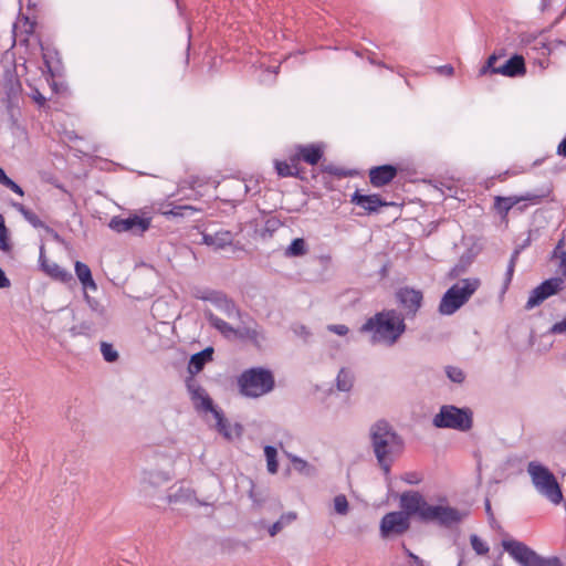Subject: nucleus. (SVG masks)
Masks as SVG:
<instances>
[{
    "instance_id": "nucleus-1",
    "label": "nucleus",
    "mask_w": 566,
    "mask_h": 566,
    "mask_svg": "<svg viewBox=\"0 0 566 566\" xmlns=\"http://www.w3.org/2000/svg\"><path fill=\"white\" fill-rule=\"evenodd\" d=\"M23 33H18V24L13 23L12 27V45L1 56V64L3 65V74L1 80V86L3 90V96L1 103L6 107V112L10 122L9 128L14 135L17 132L27 134L25 127L19 123L21 117L20 101L22 96V83L18 74V65L15 60V53L13 46L20 39L23 38Z\"/></svg>"
},
{
    "instance_id": "nucleus-2",
    "label": "nucleus",
    "mask_w": 566,
    "mask_h": 566,
    "mask_svg": "<svg viewBox=\"0 0 566 566\" xmlns=\"http://www.w3.org/2000/svg\"><path fill=\"white\" fill-rule=\"evenodd\" d=\"M326 143L316 142L310 144H296L290 153V161L310 165L312 169L311 177H318V175H329L331 177H364L365 170L358 168L346 169L337 167L325 157Z\"/></svg>"
},
{
    "instance_id": "nucleus-3",
    "label": "nucleus",
    "mask_w": 566,
    "mask_h": 566,
    "mask_svg": "<svg viewBox=\"0 0 566 566\" xmlns=\"http://www.w3.org/2000/svg\"><path fill=\"white\" fill-rule=\"evenodd\" d=\"M400 507L408 513H416V516L424 523H437L449 527L462 521L463 514L449 505H432L417 491H407L400 495Z\"/></svg>"
},
{
    "instance_id": "nucleus-4",
    "label": "nucleus",
    "mask_w": 566,
    "mask_h": 566,
    "mask_svg": "<svg viewBox=\"0 0 566 566\" xmlns=\"http://www.w3.org/2000/svg\"><path fill=\"white\" fill-rule=\"evenodd\" d=\"M360 332L369 333L373 343L392 346L406 332L405 318L395 310H385L369 317Z\"/></svg>"
},
{
    "instance_id": "nucleus-5",
    "label": "nucleus",
    "mask_w": 566,
    "mask_h": 566,
    "mask_svg": "<svg viewBox=\"0 0 566 566\" xmlns=\"http://www.w3.org/2000/svg\"><path fill=\"white\" fill-rule=\"evenodd\" d=\"M371 442L377 461L386 474L389 473L394 457L402 451L400 437L386 421L376 422L370 430Z\"/></svg>"
},
{
    "instance_id": "nucleus-6",
    "label": "nucleus",
    "mask_w": 566,
    "mask_h": 566,
    "mask_svg": "<svg viewBox=\"0 0 566 566\" xmlns=\"http://www.w3.org/2000/svg\"><path fill=\"white\" fill-rule=\"evenodd\" d=\"M274 386L273 373L262 367L249 368L238 377L240 394L249 398L262 397L271 392Z\"/></svg>"
},
{
    "instance_id": "nucleus-7",
    "label": "nucleus",
    "mask_w": 566,
    "mask_h": 566,
    "mask_svg": "<svg viewBox=\"0 0 566 566\" xmlns=\"http://www.w3.org/2000/svg\"><path fill=\"white\" fill-rule=\"evenodd\" d=\"M480 285L481 281L478 277L459 280L443 294L439 304V313L442 315L454 314L471 298Z\"/></svg>"
},
{
    "instance_id": "nucleus-8",
    "label": "nucleus",
    "mask_w": 566,
    "mask_h": 566,
    "mask_svg": "<svg viewBox=\"0 0 566 566\" xmlns=\"http://www.w3.org/2000/svg\"><path fill=\"white\" fill-rule=\"evenodd\" d=\"M527 472L535 489L553 504H559L563 493L555 475L544 465L537 462H530Z\"/></svg>"
},
{
    "instance_id": "nucleus-9",
    "label": "nucleus",
    "mask_w": 566,
    "mask_h": 566,
    "mask_svg": "<svg viewBox=\"0 0 566 566\" xmlns=\"http://www.w3.org/2000/svg\"><path fill=\"white\" fill-rule=\"evenodd\" d=\"M433 424L437 428L468 431L472 427V412L450 405L442 406L433 418Z\"/></svg>"
},
{
    "instance_id": "nucleus-10",
    "label": "nucleus",
    "mask_w": 566,
    "mask_h": 566,
    "mask_svg": "<svg viewBox=\"0 0 566 566\" xmlns=\"http://www.w3.org/2000/svg\"><path fill=\"white\" fill-rule=\"evenodd\" d=\"M401 511H394L385 514L379 524V532L382 538H390L403 535L410 528V517L416 513H408L405 507Z\"/></svg>"
},
{
    "instance_id": "nucleus-11",
    "label": "nucleus",
    "mask_w": 566,
    "mask_h": 566,
    "mask_svg": "<svg viewBox=\"0 0 566 566\" xmlns=\"http://www.w3.org/2000/svg\"><path fill=\"white\" fill-rule=\"evenodd\" d=\"M564 289V280L562 277H551L542 282L530 293L525 304L526 310H532L541 305L548 297L558 294Z\"/></svg>"
},
{
    "instance_id": "nucleus-12",
    "label": "nucleus",
    "mask_w": 566,
    "mask_h": 566,
    "mask_svg": "<svg viewBox=\"0 0 566 566\" xmlns=\"http://www.w3.org/2000/svg\"><path fill=\"white\" fill-rule=\"evenodd\" d=\"M31 36H34L42 53L44 64V70L42 71L43 75H49L51 78L60 76L63 66L59 51L51 44L44 43L40 35H34L33 33ZM28 38L30 39V35Z\"/></svg>"
},
{
    "instance_id": "nucleus-13",
    "label": "nucleus",
    "mask_w": 566,
    "mask_h": 566,
    "mask_svg": "<svg viewBox=\"0 0 566 566\" xmlns=\"http://www.w3.org/2000/svg\"><path fill=\"white\" fill-rule=\"evenodd\" d=\"M502 545L512 558L521 566H535L536 562L541 557L535 551L518 541H503Z\"/></svg>"
},
{
    "instance_id": "nucleus-14",
    "label": "nucleus",
    "mask_w": 566,
    "mask_h": 566,
    "mask_svg": "<svg viewBox=\"0 0 566 566\" xmlns=\"http://www.w3.org/2000/svg\"><path fill=\"white\" fill-rule=\"evenodd\" d=\"M397 301L405 310L408 317H415L420 310L423 301V294L419 290L411 287H401L397 294Z\"/></svg>"
},
{
    "instance_id": "nucleus-15",
    "label": "nucleus",
    "mask_w": 566,
    "mask_h": 566,
    "mask_svg": "<svg viewBox=\"0 0 566 566\" xmlns=\"http://www.w3.org/2000/svg\"><path fill=\"white\" fill-rule=\"evenodd\" d=\"M150 226L149 219L133 216L129 218L114 217L109 221V228L116 232L143 233Z\"/></svg>"
},
{
    "instance_id": "nucleus-16",
    "label": "nucleus",
    "mask_w": 566,
    "mask_h": 566,
    "mask_svg": "<svg viewBox=\"0 0 566 566\" xmlns=\"http://www.w3.org/2000/svg\"><path fill=\"white\" fill-rule=\"evenodd\" d=\"M19 1V4H20V9H19V15H18V22H15L17 24L21 23V28L23 29L20 33H23V38L19 40V44L22 46H28L29 44V35L33 34V32L35 31V27H36V21H35V18L31 19L29 15L27 14H23L21 12V9H22V6L25 4L27 8L30 10V9H35L39 3H40V0H18ZM20 29V25H18V30Z\"/></svg>"
},
{
    "instance_id": "nucleus-17",
    "label": "nucleus",
    "mask_w": 566,
    "mask_h": 566,
    "mask_svg": "<svg viewBox=\"0 0 566 566\" xmlns=\"http://www.w3.org/2000/svg\"><path fill=\"white\" fill-rule=\"evenodd\" d=\"M545 195L526 193L524 196L495 197L494 207L503 216L506 217L509 211L521 201H530L538 203Z\"/></svg>"
},
{
    "instance_id": "nucleus-18",
    "label": "nucleus",
    "mask_w": 566,
    "mask_h": 566,
    "mask_svg": "<svg viewBox=\"0 0 566 566\" xmlns=\"http://www.w3.org/2000/svg\"><path fill=\"white\" fill-rule=\"evenodd\" d=\"M496 70V74L506 77L523 76L526 73L525 60L521 54H513L510 59L501 63Z\"/></svg>"
},
{
    "instance_id": "nucleus-19",
    "label": "nucleus",
    "mask_w": 566,
    "mask_h": 566,
    "mask_svg": "<svg viewBox=\"0 0 566 566\" xmlns=\"http://www.w3.org/2000/svg\"><path fill=\"white\" fill-rule=\"evenodd\" d=\"M234 235L229 230H218L214 233L202 232V243L213 250H223L233 243Z\"/></svg>"
},
{
    "instance_id": "nucleus-20",
    "label": "nucleus",
    "mask_w": 566,
    "mask_h": 566,
    "mask_svg": "<svg viewBox=\"0 0 566 566\" xmlns=\"http://www.w3.org/2000/svg\"><path fill=\"white\" fill-rule=\"evenodd\" d=\"M40 263L42 270L46 275L52 277L53 280L60 281L61 283L67 284L73 281L72 274L64 268L60 266L57 263L48 260L43 251L40 253Z\"/></svg>"
},
{
    "instance_id": "nucleus-21",
    "label": "nucleus",
    "mask_w": 566,
    "mask_h": 566,
    "mask_svg": "<svg viewBox=\"0 0 566 566\" xmlns=\"http://www.w3.org/2000/svg\"><path fill=\"white\" fill-rule=\"evenodd\" d=\"M352 202L356 203L368 212L377 211L379 207L389 205L386 201H382L377 195H360L358 191L353 195Z\"/></svg>"
},
{
    "instance_id": "nucleus-22",
    "label": "nucleus",
    "mask_w": 566,
    "mask_h": 566,
    "mask_svg": "<svg viewBox=\"0 0 566 566\" xmlns=\"http://www.w3.org/2000/svg\"><path fill=\"white\" fill-rule=\"evenodd\" d=\"M75 274L84 291H96L97 284L95 283L90 266L81 261L74 263Z\"/></svg>"
},
{
    "instance_id": "nucleus-23",
    "label": "nucleus",
    "mask_w": 566,
    "mask_h": 566,
    "mask_svg": "<svg viewBox=\"0 0 566 566\" xmlns=\"http://www.w3.org/2000/svg\"><path fill=\"white\" fill-rule=\"evenodd\" d=\"M274 168L279 177H303L304 169L297 166L296 163L290 161V156L286 160H274Z\"/></svg>"
},
{
    "instance_id": "nucleus-24",
    "label": "nucleus",
    "mask_w": 566,
    "mask_h": 566,
    "mask_svg": "<svg viewBox=\"0 0 566 566\" xmlns=\"http://www.w3.org/2000/svg\"><path fill=\"white\" fill-rule=\"evenodd\" d=\"M235 337L241 339H248L256 346H259L260 342L264 338L262 332L259 329V326L255 322H253V326H243L237 328Z\"/></svg>"
},
{
    "instance_id": "nucleus-25",
    "label": "nucleus",
    "mask_w": 566,
    "mask_h": 566,
    "mask_svg": "<svg viewBox=\"0 0 566 566\" xmlns=\"http://www.w3.org/2000/svg\"><path fill=\"white\" fill-rule=\"evenodd\" d=\"M213 349L208 347L191 356L189 361V370L191 373H199L202 370L207 361L212 359Z\"/></svg>"
},
{
    "instance_id": "nucleus-26",
    "label": "nucleus",
    "mask_w": 566,
    "mask_h": 566,
    "mask_svg": "<svg viewBox=\"0 0 566 566\" xmlns=\"http://www.w3.org/2000/svg\"><path fill=\"white\" fill-rule=\"evenodd\" d=\"M505 56V50L502 49L499 52H493L485 61L484 65L479 70V76L486 74H496L497 67L501 63L499 61Z\"/></svg>"
},
{
    "instance_id": "nucleus-27",
    "label": "nucleus",
    "mask_w": 566,
    "mask_h": 566,
    "mask_svg": "<svg viewBox=\"0 0 566 566\" xmlns=\"http://www.w3.org/2000/svg\"><path fill=\"white\" fill-rule=\"evenodd\" d=\"M367 177H397V168L392 164L374 166L368 169Z\"/></svg>"
},
{
    "instance_id": "nucleus-28",
    "label": "nucleus",
    "mask_w": 566,
    "mask_h": 566,
    "mask_svg": "<svg viewBox=\"0 0 566 566\" xmlns=\"http://www.w3.org/2000/svg\"><path fill=\"white\" fill-rule=\"evenodd\" d=\"M353 380L352 373L346 368H342L336 378V386L338 390L349 391L353 387Z\"/></svg>"
},
{
    "instance_id": "nucleus-29",
    "label": "nucleus",
    "mask_w": 566,
    "mask_h": 566,
    "mask_svg": "<svg viewBox=\"0 0 566 566\" xmlns=\"http://www.w3.org/2000/svg\"><path fill=\"white\" fill-rule=\"evenodd\" d=\"M559 46H564L566 49V40L555 39L552 41H541L539 48L535 46L534 49L543 50V55L549 56L553 55Z\"/></svg>"
},
{
    "instance_id": "nucleus-30",
    "label": "nucleus",
    "mask_w": 566,
    "mask_h": 566,
    "mask_svg": "<svg viewBox=\"0 0 566 566\" xmlns=\"http://www.w3.org/2000/svg\"><path fill=\"white\" fill-rule=\"evenodd\" d=\"M394 166L397 168V175L400 174L402 177H412L421 174L418 166L411 160H403Z\"/></svg>"
},
{
    "instance_id": "nucleus-31",
    "label": "nucleus",
    "mask_w": 566,
    "mask_h": 566,
    "mask_svg": "<svg viewBox=\"0 0 566 566\" xmlns=\"http://www.w3.org/2000/svg\"><path fill=\"white\" fill-rule=\"evenodd\" d=\"M210 323L211 325L218 329L223 336L226 337H235V331L237 328H233L229 323H227L226 321L219 318V317H216V316H211L210 317Z\"/></svg>"
},
{
    "instance_id": "nucleus-32",
    "label": "nucleus",
    "mask_w": 566,
    "mask_h": 566,
    "mask_svg": "<svg viewBox=\"0 0 566 566\" xmlns=\"http://www.w3.org/2000/svg\"><path fill=\"white\" fill-rule=\"evenodd\" d=\"M264 455L266 458L268 471L271 474H275L277 472V469H279V463H277V460H276V455H277L276 449L274 447H272V446H266L264 448Z\"/></svg>"
},
{
    "instance_id": "nucleus-33",
    "label": "nucleus",
    "mask_w": 566,
    "mask_h": 566,
    "mask_svg": "<svg viewBox=\"0 0 566 566\" xmlns=\"http://www.w3.org/2000/svg\"><path fill=\"white\" fill-rule=\"evenodd\" d=\"M306 253V244L304 239L297 238L286 249V255L289 256H301Z\"/></svg>"
},
{
    "instance_id": "nucleus-34",
    "label": "nucleus",
    "mask_w": 566,
    "mask_h": 566,
    "mask_svg": "<svg viewBox=\"0 0 566 566\" xmlns=\"http://www.w3.org/2000/svg\"><path fill=\"white\" fill-rule=\"evenodd\" d=\"M15 208L21 212V214L25 218V220L31 223L34 228H43L44 223L41 221V219L38 217L36 213L33 211L27 209L22 205H17Z\"/></svg>"
},
{
    "instance_id": "nucleus-35",
    "label": "nucleus",
    "mask_w": 566,
    "mask_h": 566,
    "mask_svg": "<svg viewBox=\"0 0 566 566\" xmlns=\"http://www.w3.org/2000/svg\"><path fill=\"white\" fill-rule=\"evenodd\" d=\"M195 396L200 401L199 407L202 408L205 411H211L212 413H214V411H218L217 409L213 408L212 400L207 394H205L203 390L195 391Z\"/></svg>"
},
{
    "instance_id": "nucleus-36",
    "label": "nucleus",
    "mask_w": 566,
    "mask_h": 566,
    "mask_svg": "<svg viewBox=\"0 0 566 566\" xmlns=\"http://www.w3.org/2000/svg\"><path fill=\"white\" fill-rule=\"evenodd\" d=\"M192 496V491L188 488H179V490L168 495V502L171 503H178L182 501H188Z\"/></svg>"
},
{
    "instance_id": "nucleus-37",
    "label": "nucleus",
    "mask_w": 566,
    "mask_h": 566,
    "mask_svg": "<svg viewBox=\"0 0 566 566\" xmlns=\"http://www.w3.org/2000/svg\"><path fill=\"white\" fill-rule=\"evenodd\" d=\"M175 3H176V8H177V11H178V14L181 19L184 20H187V31H188V43H187V55H186V61L188 62V59H189V50H190V45H191V25L190 23L188 22V19L186 17V9L185 7L181 4L180 0H174Z\"/></svg>"
},
{
    "instance_id": "nucleus-38",
    "label": "nucleus",
    "mask_w": 566,
    "mask_h": 566,
    "mask_svg": "<svg viewBox=\"0 0 566 566\" xmlns=\"http://www.w3.org/2000/svg\"><path fill=\"white\" fill-rule=\"evenodd\" d=\"M470 543L472 548L478 555H485L489 553V546L478 535L473 534L470 536Z\"/></svg>"
},
{
    "instance_id": "nucleus-39",
    "label": "nucleus",
    "mask_w": 566,
    "mask_h": 566,
    "mask_svg": "<svg viewBox=\"0 0 566 566\" xmlns=\"http://www.w3.org/2000/svg\"><path fill=\"white\" fill-rule=\"evenodd\" d=\"M101 352L104 359L108 363H113L118 358V353L114 349L113 345L108 343L103 342L101 344Z\"/></svg>"
},
{
    "instance_id": "nucleus-40",
    "label": "nucleus",
    "mask_w": 566,
    "mask_h": 566,
    "mask_svg": "<svg viewBox=\"0 0 566 566\" xmlns=\"http://www.w3.org/2000/svg\"><path fill=\"white\" fill-rule=\"evenodd\" d=\"M334 509L340 515L347 514L349 505H348V501L344 494H339V495L335 496Z\"/></svg>"
},
{
    "instance_id": "nucleus-41",
    "label": "nucleus",
    "mask_w": 566,
    "mask_h": 566,
    "mask_svg": "<svg viewBox=\"0 0 566 566\" xmlns=\"http://www.w3.org/2000/svg\"><path fill=\"white\" fill-rule=\"evenodd\" d=\"M10 249L8 240V231L4 224V218L0 214V250L8 251Z\"/></svg>"
},
{
    "instance_id": "nucleus-42",
    "label": "nucleus",
    "mask_w": 566,
    "mask_h": 566,
    "mask_svg": "<svg viewBox=\"0 0 566 566\" xmlns=\"http://www.w3.org/2000/svg\"><path fill=\"white\" fill-rule=\"evenodd\" d=\"M531 170L526 166L514 165L512 168L506 169L502 174L494 175L493 177H510L516 175L530 174Z\"/></svg>"
},
{
    "instance_id": "nucleus-43",
    "label": "nucleus",
    "mask_w": 566,
    "mask_h": 566,
    "mask_svg": "<svg viewBox=\"0 0 566 566\" xmlns=\"http://www.w3.org/2000/svg\"><path fill=\"white\" fill-rule=\"evenodd\" d=\"M30 97L34 103H36L39 108H49V106L46 105V97L39 91L38 87H32Z\"/></svg>"
},
{
    "instance_id": "nucleus-44",
    "label": "nucleus",
    "mask_w": 566,
    "mask_h": 566,
    "mask_svg": "<svg viewBox=\"0 0 566 566\" xmlns=\"http://www.w3.org/2000/svg\"><path fill=\"white\" fill-rule=\"evenodd\" d=\"M213 415L217 420L218 430L221 433H223L227 438H229L230 433L228 431V427H229L228 420L222 416V413L220 411H214Z\"/></svg>"
},
{
    "instance_id": "nucleus-45",
    "label": "nucleus",
    "mask_w": 566,
    "mask_h": 566,
    "mask_svg": "<svg viewBox=\"0 0 566 566\" xmlns=\"http://www.w3.org/2000/svg\"><path fill=\"white\" fill-rule=\"evenodd\" d=\"M563 245V240H560L554 251V255L559 259V269L563 274L566 276V251L560 250Z\"/></svg>"
},
{
    "instance_id": "nucleus-46",
    "label": "nucleus",
    "mask_w": 566,
    "mask_h": 566,
    "mask_svg": "<svg viewBox=\"0 0 566 566\" xmlns=\"http://www.w3.org/2000/svg\"><path fill=\"white\" fill-rule=\"evenodd\" d=\"M517 255H518V252L515 251L509 262L506 274H505V286H507L513 279V274H514L515 265H516V261H517Z\"/></svg>"
},
{
    "instance_id": "nucleus-47",
    "label": "nucleus",
    "mask_w": 566,
    "mask_h": 566,
    "mask_svg": "<svg viewBox=\"0 0 566 566\" xmlns=\"http://www.w3.org/2000/svg\"><path fill=\"white\" fill-rule=\"evenodd\" d=\"M447 375L454 382H462L464 380V373L458 367H448Z\"/></svg>"
},
{
    "instance_id": "nucleus-48",
    "label": "nucleus",
    "mask_w": 566,
    "mask_h": 566,
    "mask_svg": "<svg viewBox=\"0 0 566 566\" xmlns=\"http://www.w3.org/2000/svg\"><path fill=\"white\" fill-rule=\"evenodd\" d=\"M102 164L103 165L101 166V169L106 172H118L123 170V168L119 165L109 160H104Z\"/></svg>"
},
{
    "instance_id": "nucleus-49",
    "label": "nucleus",
    "mask_w": 566,
    "mask_h": 566,
    "mask_svg": "<svg viewBox=\"0 0 566 566\" xmlns=\"http://www.w3.org/2000/svg\"><path fill=\"white\" fill-rule=\"evenodd\" d=\"M535 566H562L560 560L557 557L543 558L539 557Z\"/></svg>"
},
{
    "instance_id": "nucleus-50",
    "label": "nucleus",
    "mask_w": 566,
    "mask_h": 566,
    "mask_svg": "<svg viewBox=\"0 0 566 566\" xmlns=\"http://www.w3.org/2000/svg\"><path fill=\"white\" fill-rule=\"evenodd\" d=\"M45 76H46V81L49 82V84L54 93L59 94L63 91H66V86L63 83H59V82L54 81V78L49 77V75H45Z\"/></svg>"
},
{
    "instance_id": "nucleus-51",
    "label": "nucleus",
    "mask_w": 566,
    "mask_h": 566,
    "mask_svg": "<svg viewBox=\"0 0 566 566\" xmlns=\"http://www.w3.org/2000/svg\"><path fill=\"white\" fill-rule=\"evenodd\" d=\"M551 332L554 334H566V317L557 323H555Z\"/></svg>"
},
{
    "instance_id": "nucleus-52",
    "label": "nucleus",
    "mask_w": 566,
    "mask_h": 566,
    "mask_svg": "<svg viewBox=\"0 0 566 566\" xmlns=\"http://www.w3.org/2000/svg\"><path fill=\"white\" fill-rule=\"evenodd\" d=\"M297 515L294 512H289L285 514H282L279 518V521L283 524V527L291 524L296 520Z\"/></svg>"
},
{
    "instance_id": "nucleus-53",
    "label": "nucleus",
    "mask_w": 566,
    "mask_h": 566,
    "mask_svg": "<svg viewBox=\"0 0 566 566\" xmlns=\"http://www.w3.org/2000/svg\"><path fill=\"white\" fill-rule=\"evenodd\" d=\"M328 329L339 336H345L348 333V327L346 325H329Z\"/></svg>"
},
{
    "instance_id": "nucleus-54",
    "label": "nucleus",
    "mask_w": 566,
    "mask_h": 566,
    "mask_svg": "<svg viewBox=\"0 0 566 566\" xmlns=\"http://www.w3.org/2000/svg\"><path fill=\"white\" fill-rule=\"evenodd\" d=\"M437 72L443 76H451L454 73V67L451 64H444L437 67Z\"/></svg>"
},
{
    "instance_id": "nucleus-55",
    "label": "nucleus",
    "mask_w": 566,
    "mask_h": 566,
    "mask_svg": "<svg viewBox=\"0 0 566 566\" xmlns=\"http://www.w3.org/2000/svg\"><path fill=\"white\" fill-rule=\"evenodd\" d=\"M7 187H9L11 190L19 195H23V191L20 186H18L15 182H13L12 179H0Z\"/></svg>"
},
{
    "instance_id": "nucleus-56",
    "label": "nucleus",
    "mask_w": 566,
    "mask_h": 566,
    "mask_svg": "<svg viewBox=\"0 0 566 566\" xmlns=\"http://www.w3.org/2000/svg\"><path fill=\"white\" fill-rule=\"evenodd\" d=\"M283 524L277 520L275 523H273L269 528V534L271 536H275L280 531H282Z\"/></svg>"
},
{
    "instance_id": "nucleus-57",
    "label": "nucleus",
    "mask_w": 566,
    "mask_h": 566,
    "mask_svg": "<svg viewBox=\"0 0 566 566\" xmlns=\"http://www.w3.org/2000/svg\"><path fill=\"white\" fill-rule=\"evenodd\" d=\"M403 480L409 484H417L420 482V478L416 473H406Z\"/></svg>"
},
{
    "instance_id": "nucleus-58",
    "label": "nucleus",
    "mask_w": 566,
    "mask_h": 566,
    "mask_svg": "<svg viewBox=\"0 0 566 566\" xmlns=\"http://www.w3.org/2000/svg\"><path fill=\"white\" fill-rule=\"evenodd\" d=\"M69 142L82 140L83 137L78 136L75 130H66L64 134Z\"/></svg>"
},
{
    "instance_id": "nucleus-59",
    "label": "nucleus",
    "mask_w": 566,
    "mask_h": 566,
    "mask_svg": "<svg viewBox=\"0 0 566 566\" xmlns=\"http://www.w3.org/2000/svg\"><path fill=\"white\" fill-rule=\"evenodd\" d=\"M565 14H566V9L554 20V22L548 27V29L543 30L541 33L552 30L555 25H557L562 21V19L565 17Z\"/></svg>"
},
{
    "instance_id": "nucleus-60",
    "label": "nucleus",
    "mask_w": 566,
    "mask_h": 566,
    "mask_svg": "<svg viewBox=\"0 0 566 566\" xmlns=\"http://www.w3.org/2000/svg\"><path fill=\"white\" fill-rule=\"evenodd\" d=\"M10 282L4 275V272L0 269V287H7L9 286Z\"/></svg>"
},
{
    "instance_id": "nucleus-61",
    "label": "nucleus",
    "mask_w": 566,
    "mask_h": 566,
    "mask_svg": "<svg viewBox=\"0 0 566 566\" xmlns=\"http://www.w3.org/2000/svg\"><path fill=\"white\" fill-rule=\"evenodd\" d=\"M391 179H370L373 186L382 187L388 184Z\"/></svg>"
},
{
    "instance_id": "nucleus-62",
    "label": "nucleus",
    "mask_w": 566,
    "mask_h": 566,
    "mask_svg": "<svg viewBox=\"0 0 566 566\" xmlns=\"http://www.w3.org/2000/svg\"><path fill=\"white\" fill-rule=\"evenodd\" d=\"M554 158L555 157L553 155H551V156H547L546 158H543V159H536V160L533 161L532 166L535 167V166H538V165H541L543 163H551L552 160H554Z\"/></svg>"
},
{
    "instance_id": "nucleus-63",
    "label": "nucleus",
    "mask_w": 566,
    "mask_h": 566,
    "mask_svg": "<svg viewBox=\"0 0 566 566\" xmlns=\"http://www.w3.org/2000/svg\"><path fill=\"white\" fill-rule=\"evenodd\" d=\"M551 0H541L539 9L541 11H545L549 8Z\"/></svg>"
},
{
    "instance_id": "nucleus-64",
    "label": "nucleus",
    "mask_w": 566,
    "mask_h": 566,
    "mask_svg": "<svg viewBox=\"0 0 566 566\" xmlns=\"http://www.w3.org/2000/svg\"><path fill=\"white\" fill-rule=\"evenodd\" d=\"M549 64V60L546 59V60H538V65L541 66V69L545 70Z\"/></svg>"
}]
</instances>
